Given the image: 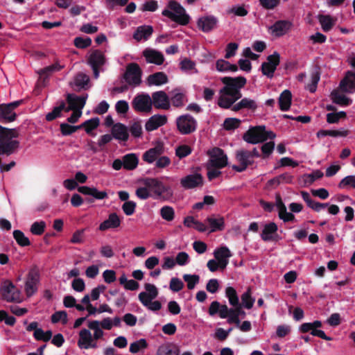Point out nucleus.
I'll return each instance as SVG.
<instances>
[{
	"label": "nucleus",
	"instance_id": "31",
	"mask_svg": "<svg viewBox=\"0 0 355 355\" xmlns=\"http://www.w3.org/2000/svg\"><path fill=\"white\" fill-rule=\"evenodd\" d=\"M292 101V94L290 90H284L279 97V109L282 111H287L289 110Z\"/></svg>",
	"mask_w": 355,
	"mask_h": 355
},
{
	"label": "nucleus",
	"instance_id": "22",
	"mask_svg": "<svg viewBox=\"0 0 355 355\" xmlns=\"http://www.w3.org/2000/svg\"><path fill=\"white\" fill-rule=\"evenodd\" d=\"M205 222L209 225V232L223 231L225 229V220L222 216H218L216 217L215 215H211L207 217Z\"/></svg>",
	"mask_w": 355,
	"mask_h": 355
},
{
	"label": "nucleus",
	"instance_id": "20",
	"mask_svg": "<svg viewBox=\"0 0 355 355\" xmlns=\"http://www.w3.org/2000/svg\"><path fill=\"white\" fill-rule=\"evenodd\" d=\"M166 122L167 117L165 115L155 114L146 121L145 128L148 132H150L164 125Z\"/></svg>",
	"mask_w": 355,
	"mask_h": 355
},
{
	"label": "nucleus",
	"instance_id": "56",
	"mask_svg": "<svg viewBox=\"0 0 355 355\" xmlns=\"http://www.w3.org/2000/svg\"><path fill=\"white\" fill-rule=\"evenodd\" d=\"M241 120L236 118H227L223 123L224 128L226 130H233L239 127Z\"/></svg>",
	"mask_w": 355,
	"mask_h": 355
},
{
	"label": "nucleus",
	"instance_id": "53",
	"mask_svg": "<svg viewBox=\"0 0 355 355\" xmlns=\"http://www.w3.org/2000/svg\"><path fill=\"white\" fill-rule=\"evenodd\" d=\"M62 68H63V66H61L58 62H56V63H54V64L49 65L46 67H44V69H42L40 71L39 73L40 76H45L46 78H47L51 73H53L55 71H59Z\"/></svg>",
	"mask_w": 355,
	"mask_h": 355
},
{
	"label": "nucleus",
	"instance_id": "49",
	"mask_svg": "<svg viewBox=\"0 0 355 355\" xmlns=\"http://www.w3.org/2000/svg\"><path fill=\"white\" fill-rule=\"evenodd\" d=\"M148 347V343L146 339L141 338L130 344L129 350L130 352L136 354L140 350L144 349Z\"/></svg>",
	"mask_w": 355,
	"mask_h": 355
},
{
	"label": "nucleus",
	"instance_id": "14",
	"mask_svg": "<svg viewBox=\"0 0 355 355\" xmlns=\"http://www.w3.org/2000/svg\"><path fill=\"white\" fill-rule=\"evenodd\" d=\"M152 106L159 110H169L171 107L170 98L164 91H157L152 94Z\"/></svg>",
	"mask_w": 355,
	"mask_h": 355
},
{
	"label": "nucleus",
	"instance_id": "18",
	"mask_svg": "<svg viewBox=\"0 0 355 355\" xmlns=\"http://www.w3.org/2000/svg\"><path fill=\"white\" fill-rule=\"evenodd\" d=\"M340 89L346 93L355 92V72L347 71L345 78L340 83Z\"/></svg>",
	"mask_w": 355,
	"mask_h": 355
},
{
	"label": "nucleus",
	"instance_id": "60",
	"mask_svg": "<svg viewBox=\"0 0 355 355\" xmlns=\"http://www.w3.org/2000/svg\"><path fill=\"white\" fill-rule=\"evenodd\" d=\"M60 321H62L64 324H67L68 320L67 313L65 311H56L51 315V322L53 323H58Z\"/></svg>",
	"mask_w": 355,
	"mask_h": 355
},
{
	"label": "nucleus",
	"instance_id": "54",
	"mask_svg": "<svg viewBox=\"0 0 355 355\" xmlns=\"http://www.w3.org/2000/svg\"><path fill=\"white\" fill-rule=\"evenodd\" d=\"M130 132L135 138L141 137L143 134L142 126L140 121H134L130 125Z\"/></svg>",
	"mask_w": 355,
	"mask_h": 355
},
{
	"label": "nucleus",
	"instance_id": "1",
	"mask_svg": "<svg viewBox=\"0 0 355 355\" xmlns=\"http://www.w3.org/2000/svg\"><path fill=\"white\" fill-rule=\"evenodd\" d=\"M221 82L225 85L219 90L220 96L218 100V105L223 109H231L234 112H238L242 109H248L254 111L257 108L255 101L248 98H242L239 103L236 101L241 98V89L245 87L247 80L243 76L221 78Z\"/></svg>",
	"mask_w": 355,
	"mask_h": 355
},
{
	"label": "nucleus",
	"instance_id": "58",
	"mask_svg": "<svg viewBox=\"0 0 355 355\" xmlns=\"http://www.w3.org/2000/svg\"><path fill=\"white\" fill-rule=\"evenodd\" d=\"M60 129L62 135L68 136L79 130L80 127L79 125H71L68 123H63L60 124Z\"/></svg>",
	"mask_w": 355,
	"mask_h": 355
},
{
	"label": "nucleus",
	"instance_id": "8",
	"mask_svg": "<svg viewBox=\"0 0 355 355\" xmlns=\"http://www.w3.org/2000/svg\"><path fill=\"white\" fill-rule=\"evenodd\" d=\"M2 300L8 302H19L20 292L10 281H5L0 288Z\"/></svg>",
	"mask_w": 355,
	"mask_h": 355
},
{
	"label": "nucleus",
	"instance_id": "7",
	"mask_svg": "<svg viewBox=\"0 0 355 355\" xmlns=\"http://www.w3.org/2000/svg\"><path fill=\"white\" fill-rule=\"evenodd\" d=\"M40 274L37 266L32 267L26 276L24 291L27 297L33 296L37 291Z\"/></svg>",
	"mask_w": 355,
	"mask_h": 355
},
{
	"label": "nucleus",
	"instance_id": "43",
	"mask_svg": "<svg viewBox=\"0 0 355 355\" xmlns=\"http://www.w3.org/2000/svg\"><path fill=\"white\" fill-rule=\"evenodd\" d=\"M339 189H355V175H347L343 178L338 184Z\"/></svg>",
	"mask_w": 355,
	"mask_h": 355
},
{
	"label": "nucleus",
	"instance_id": "12",
	"mask_svg": "<svg viewBox=\"0 0 355 355\" xmlns=\"http://www.w3.org/2000/svg\"><path fill=\"white\" fill-rule=\"evenodd\" d=\"M235 157L239 165H233L232 169L239 173L245 171L254 163V160L250 157V150H237Z\"/></svg>",
	"mask_w": 355,
	"mask_h": 355
},
{
	"label": "nucleus",
	"instance_id": "42",
	"mask_svg": "<svg viewBox=\"0 0 355 355\" xmlns=\"http://www.w3.org/2000/svg\"><path fill=\"white\" fill-rule=\"evenodd\" d=\"M179 349L175 346L163 345L159 347L157 355H179Z\"/></svg>",
	"mask_w": 355,
	"mask_h": 355
},
{
	"label": "nucleus",
	"instance_id": "63",
	"mask_svg": "<svg viewBox=\"0 0 355 355\" xmlns=\"http://www.w3.org/2000/svg\"><path fill=\"white\" fill-rule=\"evenodd\" d=\"M137 207L136 202L134 201H126L122 205V210L127 216L132 215Z\"/></svg>",
	"mask_w": 355,
	"mask_h": 355
},
{
	"label": "nucleus",
	"instance_id": "15",
	"mask_svg": "<svg viewBox=\"0 0 355 355\" xmlns=\"http://www.w3.org/2000/svg\"><path fill=\"white\" fill-rule=\"evenodd\" d=\"M88 98V94H86L83 96H78L73 94H68L67 95V102L69 106L67 107L66 112H69L71 110L82 111L84 107L86 101Z\"/></svg>",
	"mask_w": 355,
	"mask_h": 355
},
{
	"label": "nucleus",
	"instance_id": "9",
	"mask_svg": "<svg viewBox=\"0 0 355 355\" xmlns=\"http://www.w3.org/2000/svg\"><path fill=\"white\" fill-rule=\"evenodd\" d=\"M132 108L137 112L150 113L152 100L148 94H139L135 96L132 103Z\"/></svg>",
	"mask_w": 355,
	"mask_h": 355
},
{
	"label": "nucleus",
	"instance_id": "50",
	"mask_svg": "<svg viewBox=\"0 0 355 355\" xmlns=\"http://www.w3.org/2000/svg\"><path fill=\"white\" fill-rule=\"evenodd\" d=\"M180 67L182 71L184 72H188L190 71H193V73H198L197 69H196V63L189 58H184L180 63Z\"/></svg>",
	"mask_w": 355,
	"mask_h": 355
},
{
	"label": "nucleus",
	"instance_id": "25",
	"mask_svg": "<svg viewBox=\"0 0 355 355\" xmlns=\"http://www.w3.org/2000/svg\"><path fill=\"white\" fill-rule=\"evenodd\" d=\"M228 310L229 308L226 304H220L218 301H214L209 307L208 313L211 316L218 313L220 318H227Z\"/></svg>",
	"mask_w": 355,
	"mask_h": 355
},
{
	"label": "nucleus",
	"instance_id": "19",
	"mask_svg": "<svg viewBox=\"0 0 355 355\" xmlns=\"http://www.w3.org/2000/svg\"><path fill=\"white\" fill-rule=\"evenodd\" d=\"M292 27L288 20H278L270 27L271 32L277 37L284 35Z\"/></svg>",
	"mask_w": 355,
	"mask_h": 355
},
{
	"label": "nucleus",
	"instance_id": "29",
	"mask_svg": "<svg viewBox=\"0 0 355 355\" xmlns=\"http://www.w3.org/2000/svg\"><path fill=\"white\" fill-rule=\"evenodd\" d=\"M164 152L163 146L157 145L154 148H150L143 155L144 161L151 164L155 162Z\"/></svg>",
	"mask_w": 355,
	"mask_h": 355
},
{
	"label": "nucleus",
	"instance_id": "52",
	"mask_svg": "<svg viewBox=\"0 0 355 355\" xmlns=\"http://www.w3.org/2000/svg\"><path fill=\"white\" fill-rule=\"evenodd\" d=\"M183 279L187 282L188 289L192 290L195 288L196 285L199 283L200 277L198 275L184 274Z\"/></svg>",
	"mask_w": 355,
	"mask_h": 355
},
{
	"label": "nucleus",
	"instance_id": "13",
	"mask_svg": "<svg viewBox=\"0 0 355 355\" xmlns=\"http://www.w3.org/2000/svg\"><path fill=\"white\" fill-rule=\"evenodd\" d=\"M105 63V58L103 52L99 50L93 51L88 59V64L92 67L94 77H99V68Z\"/></svg>",
	"mask_w": 355,
	"mask_h": 355
},
{
	"label": "nucleus",
	"instance_id": "6",
	"mask_svg": "<svg viewBox=\"0 0 355 355\" xmlns=\"http://www.w3.org/2000/svg\"><path fill=\"white\" fill-rule=\"evenodd\" d=\"M177 129L182 135H189L197 129L198 122L190 114H183L176 119Z\"/></svg>",
	"mask_w": 355,
	"mask_h": 355
},
{
	"label": "nucleus",
	"instance_id": "30",
	"mask_svg": "<svg viewBox=\"0 0 355 355\" xmlns=\"http://www.w3.org/2000/svg\"><path fill=\"white\" fill-rule=\"evenodd\" d=\"M278 230L277 224L274 222H270L266 224L263 227L262 232L261 234V239L263 241H271L272 236L275 234Z\"/></svg>",
	"mask_w": 355,
	"mask_h": 355
},
{
	"label": "nucleus",
	"instance_id": "55",
	"mask_svg": "<svg viewBox=\"0 0 355 355\" xmlns=\"http://www.w3.org/2000/svg\"><path fill=\"white\" fill-rule=\"evenodd\" d=\"M73 44L78 49H86L91 46L92 40L88 37H76L73 40Z\"/></svg>",
	"mask_w": 355,
	"mask_h": 355
},
{
	"label": "nucleus",
	"instance_id": "62",
	"mask_svg": "<svg viewBox=\"0 0 355 355\" xmlns=\"http://www.w3.org/2000/svg\"><path fill=\"white\" fill-rule=\"evenodd\" d=\"M320 80L319 73H314L311 75V83L307 84L306 88L311 92L314 93L316 91L318 83Z\"/></svg>",
	"mask_w": 355,
	"mask_h": 355
},
{
	"label": "nucleus",
	"instance_id": "36",
	"mask_svg": "<svg viewBox=\"0 0 355 355\" xmlns=\"http://www.w3.org/2000/svg\"><path fill=\"white\" fill-rule=\"evenodd\" d=\"M100 123L98 118L95 117L85 121L82 124L79 125L80 129L84 128L87 134L94 135L92 131L98 128Z\"/></svg>",
	"mask_w": 355,
	"mask_h": 355
},
{
	"label": "nucleus",
	"instance_id": "23",
	"mask_svg": "<svg viewBox=\"0 0 355 355\" xmlns=\"http://www.w3.org/2000/svg\"><path fill=\"white\" fill-rule=\"evenodd\" d=\"M111 132L113 138L120 141H126L129 138L128 128L121 123L113 125Z\"/></svg>",
	"mask_w": 355,
	"mask_h": 355
},
{
	"label": "nucleus",
	"instance_id": "28",
	"mask_svg": "<svg viewBox=\"0 0 355 355\" xmlns=\"http://www.w3.org/2000/svg\"><path fill=\"white\" fill-rule=\"evenodd\" d=\"M17 114L6 104L0 105V122L7 123L16 119Z\"/></svg>",
	"mask_w": 355,
	"mask_h": 355
},
{
	"label": "nucleus",
	"instance_id": "45",
	"mask_svg": "<svg viewBox=\"0 0 355 355\" xmlns=\"http://www.w3.org/2000/svg\"><path fill=\"white\" fill-rule=\"evenodd\" d=\"M322 327V322L320 320H315L313 322H304L302 324L299 328L301 333L311 332L313 329H318Z\"/></svg>",
	"mask_w": 355,
	"mask_h": 355
},
{
	"label": "nucleus",
	"instance_id": "4",
	"mask_svg": "<svg viewBox=\"0 0 355 355\" xmlns=\"http://www.w3.org/2000/svg\"><path fill=\"white\" fill-rule=\"evenodd\" d=\"M143 182L144 186L153 191L156 199L168 201L173 196V191L171 187L165 186L157 178H147L144 180Z\"/></svg>",
	"mask_w": 355,
	"mask_h": 355
},
{
	"label": "nucleus",
	"instance_id": "40",
	"mask_svg": "<svg viewBox=\"0 0 355 355\" xmlns=\"http://www.w3.org/2000/svg\"><path fill=\"white\" fill-rule=\"evenodd\" d=\"M12 234L15 240L19 246L26 247L31 245L29 239L25 236L22 231L19 230H14Z\"/></svg>",
	"mask_w": 355,
	"mask_h": 355
},
{
	"label": "nucleus",
	"instance_id": "64",
	"mask_svg": "<svg viewBox=\"0 0 355 355\" xmlns=\"http://www.w3.org/2000/svg\"><path fill=\"white\" fill-rule=\"evenodd\" d=\"M261 68L262 73L269 78H272L274 76V73L277 69L266 62L261 64Z\"/></svg>",
	"mask_w": 355,
	"mask_h": 355
},
{
	"label": "nucleus",
	"instance_id": "41",
	"mask_svg": "<svg viewBox=\"0 0 355 355\" xmlns=\"http://www.w3.org/2000/svg\"><path fill=\"white\" fill-rule=\"evenodd\" d=\"M89 329L94 330L93 340H97L103 336L104 332L100 327V322L98 320H92L88 322Z\"/></svg>",
	"mask_w": 355,
	"mask_h": 355
},
{
	"label": "nucleus",
	"instance_id": "61",
	"mask_svg": "<svg viewBox=\"0 0 355 355\" xmlns=\"http://www.w3.org/2000/svg\"><path fill=\"white\" fill-rule=\"evenodd\" d=\"M184 283L178 277H172L169 284V288L173 292H179L184 288Z\"/></svg>",
	"mask_w": 355,
	"mask_h": 355
},
{
	"label": "nucleus",
	"instance_id": "46",
	"mask_svg": "<svg viewBox=\"0 0 355 355\" xmlns=\"http://www.w3.org/2000/svg\"><path fill=\"white\" fill-rule=\"evenodd\" d=\"M241 305L248 309H250L254 303V299L251 296V289L248 290L241 295Z\"/></svg>",
	"mask_w": 355,
	"mask_h": 355
},
{
	"label": "nucleus",
	"instance_id": "35",
	"mask_svg": "<svg viewBox=\"0 0 355 355\" xmlns=\"http://www.w3.org/2000/svg\"><path fill=\"white\" fill-rule=\"evenodd\" d=\"M331 98L334 103L342 106L349 105L352 102L350 98L343 94H339L336 90H334L331 93Z\"/></svg>",
	"mask_w": 355,
	"mask_h": 355
},
{
	"label": "nucleus",
	"instance_id": "26",
	"mask_svg": "<svg viewBox=\"0 0 355 355\" xmlns=\"http://www.w3.org/2000/svg\"><path fill=\"white\" fill-rule=\"evenodd\" d=\"M153 33V28L152 26L143 25L138 26L133 34V38L137 42L144 40H148Z\"/></svg>",
	"mask_w": 355,
	"mask_h": 355
},
{
	"label": "nucleus",
	"instance_id": "32",
	"mask_svg": "<svg viewBox=\"0 0 355 355\" xmlns=\"http://www.w3.org/2000/svg\"><path fill=\"white\" fill-rule=\"evenodd\" d=\"M149 85H161L168 82V77L164 72H156L147 78Z\"/></svg>",
	"mask_w": 355,
	"mask_h": 355
},
{
	"label": "nucleus",
	"instance_id": "44",
	"mask_svg": "<svg viewBox=\"0 0 355 355\" xmlns=\"http://www.w3.org/2000/svg\"><path fill=\"white\" fill-rule=\"evenodd\" d=\"M225 295L228 298L229 302L232 306L239 305V300L236 290L232 287L228 286L225 289Z\"/></svg>",
	"mask_w": 355,
	"mask_h": 355
},
{
	"label": "nucleus",
	"instance_id": "51",
	"mask_svg": "<svg viewBox=\"0 0 355 355\" xmlns=\"http://www.w3.org/2000/svg\"><path fill=\"white\" fill-rule=\"evenodd\" d=\"M33 337L37 340L48 342L52 337V331L48 330L44 332L42 329L40 328L39 329L35 330L33 333Z\"/></svg>",
	"mask_w": 355,
	"mask_h": 355
},
{
	"label": "nucleus",
	"instance_id": "5",
	"mask_svg": "<svg viewBox=\"0 0 355 355\" xmlns=\"http://www.w3.org/2000/svg\"><path fill=\"white\" fill-rule=\"evenodd\" d=\"M142 71L137 63L132 62L127 65L123 78L132 87L139 86L141 83Z\"/></svg>",
	"mask_w": 355,
	"mask_h": 355
},
{
	"label": "nucleus",
	"instance_id": "3",
	"mask_svg": "<svg viewBox=\"0 0 355 355\" xmlns=\"http://www.w3.org/2000/svg\"><path fill=\"white\" fill-rule=\"evenodd\" d=\"M275 137V133L266 130L265 125H257L250 128L243 134V139L248 144H257L268 139H273Z\"/></svg>",
	"mask_w": 355,
	"mask_h": 355
},
{
	"label": "nucleus",
	"instance_id": "38",
	"mask_svg": "<svg viewBox=\"0 0 355 355\" xmlns=\"http://www.w3.org/2000/svg\"><path fill=\"white\" fill-rule=\"evenodd\" d=\"M66 103L64 101H62L60 103L59 106L53 107V110L50 112H49L46 116L45 119L47 121H52L56 118L61 116L62 111L66 112Z\"/></svg>",
	"mask_w": 355,
	"mask_h": 355
},
{
	"label": "nucleus",
	"instance_id": "27",
	"mask_svg": "<svg viewBox=\"0 0 355 355\" xmlns=\"http://www.w3.org/2000/svg\"><path fill=\"white\" fill-rule=\"evenodd\" d=\"M121 220L116 213H112L109 215L108 218L101 223L98 227L100 231H105L109 229H114L119 227Z\"/></svg>",
	"mask_w": 355,
	"mask_h": 355
},
{
	"label": "nucleus",
	"instance_id": "11",
	"mask_svg": "<svg viewBox=\"0 0 355 355\" xmlns=\"http://www.w3.org/2000/svg\"><path fill=\"white\" fill-rule=\"evenodd\" d=\"M6 128L0 125V155H10L12 154L16 149L19 148V142L18 141H8L6 134Z\"/></svg>",
	"mask_w": 355,
	"mask_h": 355
},
{
	"label": "nucleus",
	"instance_id": "24",
	"mask_svg": "<svg viewBox=\"0 0 355 355\" xmlns=\"http://www.w3.org/2000/svg\"><path fill=\"white\" fill-rule=\"evenodd\" d=\"M143 55L145 57L147 62L153 63L157 65L162 64L164 61L163 54L154 49H146L143 51Z\"/></svg>",
	"mask_w": 355,
	"mask_h": 355
},
{
	"label": "nucleus",
	"instance_id": "16",
	"mask_svg": "<svg viewBox=\"0 0 355 355\" xmlns=\"http://www.w3.org/2000/svg\"><path fill=\"white\" fill-rule=\"evenodd\" d=\"M78 346L80 349L96 348L97 344L94 342L92 335L89 329H83L79 332Z\"/></svg>",
	"mask_w": 355,
	"mask_h": 355
},
{
	"label": "nucleus",
	"instance_id": "59",
	"mask_svg": "<svg viewBox=\"0 0 355 355\" xmlns=\"http://www.w3.org/2000/svg\"><path fill=\"white\" fill-rule=\"evenodd\" d=\"M192 152V149L188 145H180L175 149V155L180 159H182L189 155Z\"/></svg>",
	"mask_w": 355,
	"mask_h": 355
},
{
	"label": "nucleus",
	"instance_id": "17",
	"mask_svg": "<svg viewBox=\"0 0 355 355\" xmlns=\"http://www.w3.org/2000/svg\"><path fill=\"white\" fill-rule=\"evenodd\" d=\"M180 184L185 189H193L203 184V178L200 173L188 175L180 180Z\"/></svg>",
	"mask_w": 355,
	"mask_h": 355
},
{
	"label": "nucleus",
	"instance_id": "2",
	"mask_svg": "<svg viewBox=\"0 0 355 355\" xmlns=\"http://www.w3.org/2000/svg\"><path fill=\"white\" fill-rule=\"evenodd\" d=\"M167 7L168 9H164L162 12L163 16L182 26H186L189 23L190 16L180 3L175 0H170Z\"/></svg>",
	"mask_w": 355,
	"mask_h": 355
},
{
	"label": "nucleus",
	"instance_id": "47",
	"mask_svg": "<svg viewBox=\"0 0 355 355\" xmlns=\"http://www.w3.org/2000/svg\"><path fill=\"white\" fill-rule=\"evenodd\" d=\"M160 215L163 219L166 221H172L175 218L174 209L168 205H165L160 209Z\"/></svg>",
	"mask_w": 355,
	"mask_h": 355
},
{
	"label": "nucleus",
	"instance_id": "33",
	"mask_svg": "<svg viewBox=\"0 0 355 355\" xmlns=\"http://www.w3.org/2000/svg\"><path fill=\"white\" fill-rule=\"evenodd\" d=\"M123 168L126 170H133L137 168L139 159L134 153H129L123 157Z\"/></svg>",
	"mask_w": 355,
	"mask_h": 355
},
{
	"label": "nucleus",
	"instance_id": "21",
	"mask_svg": "<svg viewBox=\"0 0 355 355\" xmlns=\"http://www.w3.org/2000/svg\"><path fill=\"white\" fill-rule=\"evenodd\" d=\"M217 22L218 19L216 17L209 15L199 18L197 24L203 32H209L216 26Z\"/></svg>",
	"mask_w": 355,
	"mask_h": 355
},
{
	"label": "nucleus",
	"instance_id": "10",
	"mask_svg": "<svg viewBox=\"0 0 355 355\" xmlns=\"http://www.w3.org/2000/svg\"><path fill=\"white\" fill-rule=\"evenodd\" d=\"M207 154L210 157L208 164L211 167L220 169L227 165V157L223 149L214 147Z\"/></svg>",
	"mask_w": 355,
	"mask_h": 355
},
{
	"label": "nucleus",
	"instance_id": "37",
	"mask_svg": "<svg viewBox=\"0 0 355 355\" xmlns=\"http://www.w3.org/2000/svg\"><path fill=\"white\" fill-rule=\"evenodd\" d=\"M318 19L322 28L324 32H329L331 31L336 23V20L328 15H319Z\"/></svg>",
	"mask_w": 355,
	"mask_h": 355
},
{
	"label": "nucleus",
	"instance_id": "48",
	"mask_svg": "<svg viewBox=\"0 0 355 355\" xmlns=\"http://www.w3.org/2000/svg\"><path fill=\"white\" fill-rule=\"evenodd\" d=\"M214 254L216 260L228 259V258L232 257L230 250L226 246L217 248L215 250Z\"/></svg>",
	"mask_w": 355,
	"mask_h": 355
},
{
	"label": "nucleus",
	"instance_id": "57",
	"mask_svg": "<svg viewBox=\"0 0 355 355\" xmlns=\"http://www.w3.org/2000/svg\"><path fill=\"white\" fill-rule=\"evenodd\" d=\"M46 227V223L44 221L34 222L31 227V232L34 235H42Z\"/></svg>",
	"mask_w": 355,
	"mask_h": 355
},
{
	"label": "nucleus",
	"instance_id": "34",
	"mask_svg": "<svg viewBox=\"0 0 355 355\" xmlns=\"http://www.w3.org/2000/svg\"><path fill=\"white\" fill-rule=\"evenodd\" d=\"M178 89L173 91V95L170 98V103L175 107H181L187 101L186 95L184 93L177 92Z\"/></svg>",
	"mask_w": 355,
	"mask_h": 355
},
{
	"label": "nucleus",
	"instance_id": "39",
	"mask_svg": "<svg viewBox=\"0 0 355 355\" xmlns=\"http://www.w3.org/2000/svg\"><path fill=\"white\" fill-rule=\"evenodd\" d=\"M89 82V76L83 73H78L74 77V85L78 87L77 91H80L81 89H86Z\"/></svg>",
	"mask_w": 355,
	"mask_h": 355
}]
</instances>
